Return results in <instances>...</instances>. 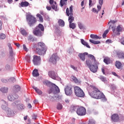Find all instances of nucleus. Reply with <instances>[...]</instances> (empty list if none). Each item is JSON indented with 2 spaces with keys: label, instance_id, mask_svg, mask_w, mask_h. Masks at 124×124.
<instances>
[{
  "label": "nucleus",
  "instance_id": "774afa93",
  "mask_svg": "<svg viewBox=\"0 0 124 124\" xmlns=\"http://www.w3.org/2000/svg\"><path fill=\"white\" fill-rule=\"evenodd\" d=\"M23 49L24 50H25V51H27V46H26V45H23Z\"/></svg>",
  "mask_w": 124,
  "mask_h": 124
},
{
  "label": "nucleus",
  "instance_id": "2f4dec72",
  "mask_svg": "<svg viewBox=\"0 0 124 124\" xmlns=\"http://www.w3.org/2000/svg\"><path fill=\"white\" fill-rule=\"evenodd\" d=\"M90 37L93 39H101V37L97 36V35H94L93 34H91Z\"/></svg>",
  "mask_w": 124,
  "mask_h": 124
},
{
  "label": "nucleus",
  "instance_id": "864d4df0",
  "mask_svg": "<svg viewBox=\"0 0 124 124\" xmlns=\"http://www.w3.org/2000/svg\"><path fill=\"white\" fill-rule=\"evenodd\" d=\"M88 124H95V121L93 119H90Z\"/></svg>",
  "mask_w": 124,
  "mask_h": 124
},
{
  "label": "nucleus",
  "instance_id": "f8f14e48",
  "mask_svg": "<svg viewBox=\"0 0 124 124\" xmlns=\"http://www.w3.org/2000/svg\"><path fill=\"white\" fill-rule=\"evenodd\" d=\"M32 62L34 65H39L40 64V57L34 55L33 56Z\"/></svg>",
  "mask_w": 124,
  "mask_h": 124
},
{
  "label": "nucleus",
  "instance_id": "393cba45",
  "mask_svg": "<svg viewBox=\"0 0 124 124\" xmlns=\"http://www.w3.org/2000/svg\"><path fill=\"white\" fill-rule=\"evenodd\" d=\"M12 69V66L9 63H6L5 65V70L6 71H10Z\"/></svg>",
  "mask_w": 124,
  "mask_h": 124
},
{
  "label": "nucleus",
  "instance_id": "b1692460",
  "mask_svg": "<svg viewBox=\"0 0 124 124\" xmlns=\"http://www.w3.org/2000/svg\"><path fill=\"white\" fill-rule=\"evenodd\" d=\"M80 41H81V44H82V45L86 46V47H87V48H89V49H91V46H90V45H89L88 43L87 42L85 41V40H84V39H81Z\"/></svg>",
  "mask_w": 124,
  "mask_h": 124
},
{
  "label": "nucleus",
  "instance_id": "e2e57ef3",
  "mask_svg": "<svg viewBox=\"0 0 124 124\" xmlns=\"http://www.w3.org/2000/svg\"><path fill=\"white\" fill-rule=\"evenodd\" d=\"M111 89H112V90H116V85H114V84H112L111 85Z\"/></svg>",
  "mask_w": 124,
  "mask_h": 124
},
{
  "label": "nucleus",
  "instance_id": "423d86ee",
  "mask_svg": "<svg viewBox=\"0 0 124 124\" xmlns=\"http://www.w3.org/2000/svg\"><path fill=\"white\" fill-rule=\"evenodd\" d=\"M74 91L76 95L77 96H78V97H83V96L85 95L84 92H83V90H82V89H81V88H80L79 87H75Z\"/></svg>",
  "mask_w": 124,
  "mask_h": 124
},
{
  "label": "nucleus",
  "instance_id": "37998d69",
  "mask_svg": "<svg viewBox=\"0 0 124 124\" xmlns=\"http://www.w3.org/2000/svg\"><path fill=\"white\" fill-rule=\"evenodd\" d=\"M36 16H37V17H38V18H39L40 22H41V23H43V17L41 15H40L39 14H37Z\"/></svg>",
  "mask_w": 124,
  "mask_h": 124
},
{
  "label": "nucleus",
  "instance_id": "c756f323",
  "mask_svg": "<svg viewBox=\"0 0 124 124\" xmlns=\"http://www.w3.org/2000/svg\"><path fill=\"white\" fill-rule=\"evenodd\" d=\"M104 62L106 64H110L111 63V59L109 58H106L104 59Z\"/></svg>",
  "mask_w": 124,
  "mask_h": 124
},
{
  "label": "nucleus",
  "instance_id": "dca6fc26",
  "mask_svg": "<svg viewBox=\"0 0 124 124\" xmlns=\"http://www.w3.org/2000/svg\"><path fill=\"white\" fill-rule=\"evenodd\" d=\"M2 101H3V104L1 105V108L2 110H4V111H7L8 109H9V108H8V103L6 102V101L2 100Z\"/></svg>",
  "mask_w": 124,
  "mask_h": 124
},
{
  "label": "nucleus",
  "instance_id": "0e129e2a",
  "mask_svg": "<svg viewBox=\"0 0 124 124\" xmlns=\"http://www.w3.org/2000/svg\"><path fill=\"white\" fill-rule=\"evenodd\" d=\"M1 82H2L3 83H7V80L4 78H2Z\"/></svg>",
  "mask_w": 124,
  "mask_h": 124
},
{
  "label": "nucleus",
  "instance_id": "6e6552de",
  "mask_svg": "<svg viewBox=\"0 0 124 124\" xmlns=\"http://www.w3.org/2000/svg\"><path fill=\"white\" fill-rule=\"evenodd\" d=\"M86 108L83 107L78 108L77 110V114L78 116H85L86 115Z\"/></svg>",
  "mask_w": 124,
  "mask_h": 124
},
{
  "label": "nucleus",
  "instance_id": "0eeeda50",
  "mask_svg": "<svg viewBox=\"0 0 124 124\" xmlns=\"http://www.w3.org/2000/svg\"><path fill=\"white\" fill-rule=\"evenodd\" d=\"M60 60V58L58 56V54H53L51 57L50 58L49 61L50 62L53 63V64H56L57 63V62Z\"/></svg>",
  "mask_w": 124,
  "mask_h": 124
},
{
  "label": "nucleus",
  "instance_id": "c03bdc74",
  "mask_svg": "<svg viewBox=\"0 0 124 124\" xmlns=\"http://www.w3.org/2000/svg\"><path fill=\"white\" fill-rule=\"evenodd\" d=\"M40 14L41 15H43V16L44 17H45L46 18H49V16H48V15H47V14H46V13L43 12V11H41L40 12Z\"/></svg>",
  "mask_w": 124,
  "mask_h": 124
},
{
  "label": "nucleus",
  "instance_id": "f3484780",
  "mask_svg": "<svg viewBox=\"0 0 124 124\" xmlns=\"http://www.w3.org/2000/svg\"><path fill=\"white\" fill-rule=\"evenodd\" d=\"M89 53L87 52H84L83 53H79L78 55V56L80 58V60L82 61V62H85V60H86V56H88Z\"/></svg>",
  "mask_w": 124,
  "mask_h": 124
},
{
  "label": "nucleus",
  "instance_id": "aec40b11",
  "mask_svg": "<svg viewBox=\"0 0 124 124\" xmlns=\"http://www.w3.org/2000/svg\"><path fill=\"white\" fill-rule=\"evenodd\" d=\"M13 91L14 93H18L21 91V87L18 85H16L13 86Z\"/></svg>",
  "mask_w": 124,
  "mask_h": 124
},
{
  "label": "nucleus",
  "instance_id": "4be33fe9",
  "mask_svg": "<svg viewBox=\"0 0 124 124\" xmlns=\"http://www.w3.org/2000/svg\"><path fill=\"white\" fill-rule=\"evenodd\" d=\"M49 3L51 4V7L53 10H55V11L58 10L57 5H55V4H54V0H49Z\"/></svg>",
  "mask_w": 124,
  "mask_h": 124
},
{
  "label": "nucleus",
  "instance_id": "6e6d98bb",
  "mask_svg": "<svg viewBox=\"0 0 124 124\" xmlns=\"http://www.w3.org/2000/svg\"><path fill=\"white\" fill-rule=\"evenodd\" d=\"M111 29H112V31H113V32H114V33H116V26L115 25H113V26L111 27Z\"/></svg>",
  "mask_w": 124,
  "mask_h": 124
},
{
  "label": "nucleus",
  "instance_id": "a211bd4d",
  "mask_svg": "<svg viewBox=\"0 0 124 124\" xmlns=\"http://www.w3.org/2000/svg\"><path fill=\"white\" fill-rule=\"evenodd\" d=\"M73 6H71L69 8H67L66 10V13L67 16H69V15H73ZM69 9H70V13H69Z\"/></svg>",
  "mask_w": 124,
  "mask_h": 124
},
{
  "label": "nucleus",
  "instance_id": "de8ad7c7",
  "mask_svg": "<svg viewBox=\"0 0 124 124\" xmlns=\"http://www.w3.org/2000/svg\"><path fill=\"white\" fill-rule=\"evenodd\" d=\"M66 1H67V0H61V1H60V5L62 7V6L63 5H64V4H65Z\"/></svg>",
  "mask_w": 124,
  "mask_h": 124
},
{
  "label": "nucleus",
  "instance_id": "a18cd8bd",
  "mask_svg": "<svg viewBox=\"0 0 124 124\" xmlns=\"http://www.w3.org/2000/svg\"><path fill=\"white\" fill-rule=\"evenodd\" d=\"M5 38H6V35L4 33H0V39L3 40V39H5Z\"/></svg>",
  "mask_w": 124,
  "mask_h": 124
},
{
  "label": "nucleus",
  "instance_id": "9b49d317",
  "mask_svg": "<svg viewBox=\"0 0 124 124\" xmlns=\"http://www.w3.org/2000/svg\"><path fill=\"white\" fill-rule=\"evenodd\" d=\"M13 105H16V108L19 111H23L25 109V106L22 104L19 103V101H16L13 103Z\"/></svg>",
  "mask_w": 124,
  "mask_h": 124
},
{
  "label": "nucleus",
  "instance_id": "2eb2a0df",
  "mask_svg": "<svg viewBox=\"0 0 124 124\" xmlns=\"http://www.w3.org/2000/svg\"><path fill=\"white\" fill-rule=\"evenodd\" d=\"M65 93L66 95H71L72 94V88L69 86H66L64 89Z\"/></svg>",
  "mask_w": 124,
  "mask_h": 124
},
{
  "label": "nucleus",
  "instance_id": "5701e85b",
  "mask_svg": "<svg viewBox=\"0 0 124 124\" xmlns=\"http://www.w3.org/2000/svg\"><path fill=\"white\" fill-rule=\"evenodd\" d=\"M117 55L119 59L121 60H124V52L123 51L118 52L117 53Z\"/></svg>",
  "mask_w": 124,
  "mask_h": 124
},
{
  "label": "nucleus",
  "instance_id": "39448f33",
  "mask_svg": "<svg viewBox=\"0 0 124 124\" xmlns=\"http://www.w3.org/2000/svg\"><path fill=\"white\" fill-rule=\"evenodd\" d=\"M27 21L30 27H33L36 23V18L31 15L26 16Z\"/></svg>",
  "mask_w": 124,
  "mask_h": 124
},
{
  "label": "nucleus",
  "instance_id": "69168bd1",
  "mask_svg": "<svg viewBox=\"0 0 124 124\" xmlns=\"http://www.w3.org/2000/svg\"><path fill=\"white\" fill-rule=\"evenodd\" d=\"M99 3L100 5H102L103 4V0H99Z\"/></svg>",
  "mask_w": 124,
  "mask_h": 124
},
{
  "label": "nucleus",
  "instance_id": "412c9836",
  "mask_svg": "<svg viewBox=\"0 0 124 124\" xmlns=\"http://www.w3.org/2000/svg\"><path fill=\"white\" fill-rule=\"evenodd\" d=\"M88 57L90 58V60H91V62H92V63H95L96 62H96V60H95V57L92 54L87 55Z\"/></svg>",
  "mask_w": 124,
  "mask_h": 124
},
{
  "label": "nucleus",
  "instance_id": "7c9ffc66",
  "mask_svg": "<svg viewBox=\"0 0 124 124\" xmlns=\"http://www.w3.org/2000/svg\"><path fill=\"white\" fill-rule=\"evenodd\" d=\"M58 25L60 27L64 26V21L62 19H59L58 21Z\"/></svg>",
  "mask_w": 124,
  "mask_h": 124
},
{
  "label": "nucleus",
  "instance_id": "603ef678",
  "mask_svg": "<svg viewBox=\"0 0 124 124\" xmlns=\"http://www.w3.org/2000/svg\"><path fill=\"white\" fill-rule=\"evenodd\" d=\"M45 83H46V86H50V85H51L52 87H53V84H54V83H52V82H51L50 81H48V80L46 81Z\"/></svg>",
  "mask_w": 124,
  "mask_h": 124
},
{
  "label": "nucleus",
  "instance_id": "49530a36",
  "mask_svg": "<svg viewBox=\"0 0 124 124\" xmlns=\"http://www.w3.org/2000/svg\"><path fill=\"white\" fill-rule=\"evenodd\" d=\"M72 79L73 80V81L75 82V83H76V84H79V83H80L79 82V80L78 79H77V78L75 77H72Z\"/></svg>",
  "mask_w": 124,
  "mask_h": 124
},
{
  "label": "nucleus",
  "instance_id": "4468645a",
  "mask_svg": "<svg viewBox=\"0 0 124 124\" xmlns=\"http://www.w3.org/2000/svg\"><path fill=\"white\" fill-rule=\"evenodd\" d=\"M18 97V96L16 93L10 94L7 96L8 100L9 101H14V100L17 99Z\"/></svg>",
  "mask_w": 124,
  "mask_h": 124
},
{
  "label": "nucleus",
  "instance_id": "7ed1b4c3",
  "mask_svg": "<svg viewBox=\"0 0 124 124\" xmlns=\"http://www.w3.org/2000/svg\"><path fill=\"white\" fill-rule=\"evenodd\" d=\"M34 35L38 36V37H41L43 36L44 34V26L41 24H39L33 31Z\"/></svg>",
  "mask_w": 124,
  "mask_h": 124
},
{
  "label": "nucleus",
  "instance_id": "3c124183",
  "mask_svg": "<svg viewBox=\"0 0 124 124\" xmlns=\"http://www.w3.org/2000/svg\"><path fill=\"white\" fill-rule=\"evenodd\" d=\"M109 32V30H106L104 31V33L103 34V38H105L106 37V35H107V33Z\"/></svg>",
  "mask_w": 124,
  "mask_h": 124
},
{
  "label": "nucleus",
  "instance_id": "79ce46f5",
  "mask_svg": "<svg viewBox=\"0 0 124 124\" xmlns=\"http://www.w3.org/2000/svg\"><path fill=\"white\" fill-rule=\"evenodd\" d=\"M78 25L80 30H83L84 25H83V23H82V22H78Z\"/></svg>",
  "mask_w": 124,
  "mask_h": 124
},
{
  "label": "nucleus",
  "instance_id": "9d476101",
  "mask_svg": "<svg viewBox=\"0 0 124 124\" xmlns=\"http://www.w3.org/2000/svg\"><path fill=\"white\" fill-rule=\"evenodd\" d=\"M7 117L9 118H12L16 115V111L9 108H8V110L6 111Z\"/></svg>",
  "mask_w": 124,
  "mask_h": 124
},
{
  "label": "nucleus",
  "instance_id": "c9c22d12",
  "mask_svg": "<svg viewBox=\"0 0 124 124\" xmlns=\"http://www.w3.org/2000/svg\"><path fill=\"white\" fill-rule=\"evenodd\" d=\"M69 28L72 30H75L76 28V24L72 22L69 23Z\"/></svg>",
  "mask_w": 124,
  "mask_h": 124
},
{
  "label": "nucleus",
  "instance_id": "052dcab7",
  "mask_svg": "<svg viewBox=\"0 0 124 124\" xmlns=\"http://www.w3.org/2000/svg\"><path fill=\"white\" fill-rule=\"evenodd\" d=\"M71 68L74 69V70H75L76 71H77V68L73 65H71Z\"/></svg>",
  "mask_w": 124,
  "mask_h": 124
},
{
  "label": "nucleus",
  "instance_id": "f704fd0d",
  "mask_svg": "<svg viewBox=\"0 0 124 124\" xmlns=\"http://www.w3.org/2000/svg\"><path fill=\"white\" fill-rule=\"evenodd\" d=\"M32 88L35 90V92L38 93V94H42V91L41 90H39L37 87H35V86H33Z\"/></svg>",
  "mask_w": 124,
  "mask_h": 124
},
{
  "label": "nucleus",
  "instance_id": "72a5a7b5",
  "mask_svg": "<svg viewBox=\"0 0 124 124\" xmlns=\"http://www.w3.org/2000/svg\"><path fill=\"white\" fill-rule=\"evenodd\" d=\"M115 66L118 69H120L121 67H122V63L119 61H116L115 62Z\"/></svg>",
  "mask_w": 124,
  "mask_h": 124
},
{
  "label": "nucleus",
  "instance_id": "ddd939ff",
  "mask_svg": "<svg viewBox=\"0 0 124 124\" xmlns=\"http://www.w3.org/2000/svg\"><path fill=\"white\" fill-rule=\"evenodd\" d=\"M7 46L9 48V58L12 60L13 59V57H14V52L13 51V49H12V46H11V44L8 43Z\"/></svg>",
  "mask_w": 124,
  "mask_h": 124
},
{
  "label": "nucleus",
  "instance_id": "1a4fd4ad",
  "mask_svg": "<svg viewBox=\"0 0 124 124\" xmlns=\"http://www.w3.org/2000/svg\"><path fill=\"white\" fill-rule=\"evenodd\" d=\"M48 76L54 80H58V79H59L58 74L56 72H55L54 71H50L48 72Z\"/></svg>",
  "mask_w": 124,
  "mask_h": 124
},
{
  "label": "nucleus",
  "instance_id": "ea45409f",
  "mask_svg": "<svg viewBox=\"0 0 124 124\" xmlns=\"http://www.w3.org/2000/svg\"><path fill=\"white\" fill-rule=\"evenodd\" d=\"M72 16L73 15H70V16H69V17H68L69 23H72L73 21H74L75 18Z\"/></svg>",
  "mask_w": 124,
  "mask_h": 124
},
{
  "label": "nucleus",
  "instance_id": "f03ea898",
  "mask_svg": "<svg viewBox=\"0 0 124 124\" xmlns=\"http://www.w3.org/2000/svg\"><path fill=\"white\" fill-rule=\"evenodd\" d=\"M47 48L45 46V44L43 42H39L38 43V47L36 48V53L40 56H42V55H45Z\"/></svg>",
  "mask_w": 124,
  "mask_h": 124
},
{
  "label": "nucleus",
  "instance_id": "e433bc0d",
  "mask_svg": "<svg viewBox=\"0 0 124 124\" xmlns=\"http://www.w3.org/2000/svg\"><path fill=\"white\" fill-rule=\"evenodd\" d=\"M89 41L93 44L97 45L100 44V41H94L93 40L90 39L89 40Z\"/></svg>",
  "mask_w": 124,
  "mask_h": 124
},
{
  "label": "nucleus",
  "instance_id": "4c0bfd02",
  "mask_svg": "<svg viewBox=\"0 0 124 124\" xmlns=\"http://www.w3.org/2000/svg\"><path fill=\"white\" fill-rule=\"evenodd\" d=\"M28 41L33 42L34 41V37L31 35H29L28 37Z\"/></svg>",
  "mask_w": 124,
  "mask_h": 124
},
{
  "label": "nucleus",
  "instance_id": "13d9d810",
  "mask_svg": "<svg viewBox=\"0 0 124 124\" xmlns=\"http://www.w3.org/2000/svg\"><path fill=\"white\" fill-rule=\"evenodd\" d=\"M93 12V13H96L97 14V13H98V11L96 10V9L93 8V9L92 10Z\"/></svg>",
  "mask_w": 124,
  "mask_h": 124
},
{
  "label": "nucleus",
  "instance_id": "5fc2aeb1",
  "mask_svg": "<svg viewBox=\"0 0 124 124\" xmlns=\"http://www.w3.org/2000/svg\"><path fill=\"white\" fill-rule=\"evenodd\" d=\"M100 78V80L102 81V82H106V81H107V80L106 79V78L103 76H101Z\"/></svg>",
  "mask_w": 124,
  "mask_h": 124
},
{
  "label": "nucleus",
  "instance_id": "338daca9",
  "mask_svg": "<svg viewBox=\"0 0 124 124\" xmlns=\"http://www.w3.org/2000/svg\"><path fill=\"white\" fill-rule=\"evenodd\" d=\"M106 43H112V40H110V39H108L106 41Z\"/></svg>",
  "mask_w": 124,
  "mask_h": 124
},
{
  "label": "nucleus",
  "instance_id": "a19ab883",
  "mask_svg": "<svg viewBox=\"0 0 124 124\" xmlns=\"http://www.w3.org/2000/svg\"><path fill=\"white\" fill-rule=\"evenodd\" d=\"M52 87L54 88L56 93H59L60 92V89L59 88V87H58L56 84H52Z\"/></svg>",
  "mask_w": 124,
  "mask_h": 124
},
{
  "label": "nucleus",
  "instance_id": "a878e982",
  "mask_svg": "<svg viewBox=\"0 0 124 124\" xmlns=\"http://www.w3.org/2000/svg\"><path fill=\"white\" fill-rule=\"evenodd\" d=\"M20 32L24 36H27L28 34V32L24 28H20Z\"/></svg>",
  "mask_w": 124,
  "mask_h": 124
},
{
  "label": "nucleus",
  "instance_id": "cd10ccee",
  "mask_svg": "<svg viewBox=\"0 0 124 124\" xmlns=\"http://www.w3.org/2000/svg\"><path fill=\"white\" fill-rule=\"evenodd\" d=\"M32 76L33 77H38L39 76V73H38V70L37 69H34L33 71Z\"/></svg>",
  "mask_w": 124,
  "mask_h": 124
},
{
  "label": "nucleus",
  "instance_id": "bb28decb",
  "mask_svg": "<svg viewBox=\"0 0 124 124\" xmlns=\"http://www.w3.org/2000/svg\"><path fill=\"white\" fill-rule=\"evenodd\" d=\"M0 92L1 93H8V87H1L0 89Z\"/></svg>",
  "mask_w": 124,
  "mask_h": 124
},
{
  "label": "nucleus",
  "instance_id": "20e7f679",
  "mask_svg": "<svg viewBox=\"0 0 124 124\" xmlns=\"http://www.w3.org/2000/svg\"><path fill=\"white\" fill-rule=\"evenodd\" d=\"M86 62L91 71L94 72V73L97 71V68L98 67L97 64H99L98 62L96 63H93V62H92L91 60H88L86 61Z\"/></svg>",
  "mask_w": 124,
  "mask_h": 124
},
{
  "label": "nucleus",
  "instance_id": "c85d7f7f",
  "mask_svg": "<svg viewBox=\"0 0 124 124\" xmlns=\"http://www.w3.org/2000/svg\"><path fill=\"white\" fill-rule=\"evenodd\" d=\"M29 4H30V3L27 1H22L20 3V6L22 7H27V6H29Z\"/></svg>",
  "mask_w": 124,
  "mask_h": 124
},
{
  "label": "nucleus",
  "instance_id": "680f3d73",
  "mask_svg": "<svg viewBox=\"0 0 124 124\" xmlns=\"http://www.w3.org/2000/svg\"><path fill=\"white\" fill-rule=\"evenodd\" d=\"M36 118H37V116L35 114H33L32 116V118L33 120H36Z\"/></svg>",
  "mask_w": 124,
  "mask_h": 124
},
{
  "label": "nucleus",
  "instance_id": "4d7b16f0",
  "mask_svg": "<svg viewBox=\"0 0 124 124\" xmlns=\"http://www.w3.org/2000/svg\"><path fill=\"white\" fill-rule=\"evenodd\" d=\"M9 81H11V82H13V83H14V82H16V79L14 77H12V78H11L9 79Z\"/></svg>",
  "mask_w": 124,
  "mask_h": 124
},
{
  "label": "nucleus",
  "instance_id": "58836bf2",
  "mask_svg": "<svg viewBox=\"0 0 124 124\" xmlns=\"http://www.w3.org/2000/svg\"><path fill=\"white\" fill-rule=\"evenodd\" d=\"M25 60L27 62H31V56L30 55H27L25 57Z\"/></svg>",
  "mask_w": 124,
  "mask_h": 124
},
{
  "label": "nucleus",
  "instance_id": "473e14b6",
  "mask_svg": "<svg viewBox=\"0 0 124 124\" xmlns=\"http://www.w3.org/2000/svg\"><path fill=\"white\" fill-rule=\"evenodd\" d=\"M116 31L117 32H121V31H123V26L119 25L117 26L116 29Z\"/></svg>",
  "mask_w": 124,
  "mask_h": 124
},
{
  "label": "nucleus",
  "instance_id": "bf43d9fd",
  "mask_svg": "<svg viewBox=\"0 0 124 124\" xmlns=\"http://www.w3.org/2000/svg\"><path fill=\"white\" fill-rule=\"evenodd\" d=\"M79 108H78V107L77 106H74V108H73V110H74V111H76L77 112V110H78Z\"/></svg>",
  "mask_w": 124,
  "mask_h": 124
},
{
  "label": "nucleus",
  "instance_id": "8fccbe9b",
  "mask_svg": "<svg viewBox=\"0 0 124 124\" xmlns=\"http://www.w3.org/2000/svg\"><path fill=\"white\" fill-rule=\"evenodd\" d=\"M57 109L58 110H62V105L58 104L57 107Z\"/></svg>",
  "mask_w": 124,
  "mask_h": 124
},
{
  "label": "nucleus",
  "instance_id": "f257e3e1",
  "mask_svg": "<svg viewBox=\"0 0 124 124\" xmlns=\"http://www.w3.org/2000/svg\"><path fill=\"white\" fill-rule=\"evenodd\" d=\"M90 87L93 89V91L91 93H89V95L91 97L93 98H95L96 99H101L102 101L103 102L107 101V99L105 97V95L103 93H101L97 88H95L94 86L91 85Z\"/></svg>",
  "mask_w": 124,
  "mask_h": 124
},
{
  "label": "nucleus",
  "instance_id": "6ab92c4d",
  "mask_svg": "<svg viewBox=\"0 0 124 124\" xmlns=\"http://www.w3.org/2000/svg\"><path fill=\"white\" fill-rule=\"evenodd\" d=\"M119 119L120 117H119L118 114H114L111 116V120L112 121H113V122H114L115 123L118 122Z\"/></svg>",
  "mask_w": 124,
  "mask_h": 124
},
{
  "label": "nucleus",
  "instance_id": "09e8293b",
  "mask_svg": "<svg viewBox=\"0 0 124 124\" xmlns=\"http://www.w3.org/2000/svg\"><path fill=\"white\" fill-rule=\"evenodd\" d=\"M116 21L115 20H110L109 22H108V24H109V29H110L111 27H112V24H113V25H114V24H115V23H116Z\"/></svg>",
  "mask_w": 124,
  "mask_h": 124
}]
</instances>
